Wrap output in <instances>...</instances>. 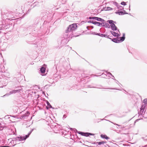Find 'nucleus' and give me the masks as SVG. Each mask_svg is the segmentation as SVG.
Wrapping results in <instances>:
<instances>
[{
    "instance_id": "1",
    "label": "nucleus",
    "mask_w": 147,
    "mask_h": 147,
    "mask_svg": "<svg viewBox=\"0 0 147 147\" xmlns=\"http://www.w3.org/2000/svg\"><path fill=\"white\" fill-rule=\"evenodd\" d=\"M77 26L76 24L70 25L65 31L63 35V37L61 38L58 41L59 46L58 47L60 48L66 44L67 43V38H71L73 35L72 33L77 28Z\"/></svg>"
},
{
    "instance_id": "2",
    "label": "nucleus",
    "mask_w": 147,
    "mask_h": 147,
    "mask_svg": "<svg viewBox=\"0 0 147 147\" xmlns=\"http://www.w3.org/2000/svg\"><path fill=\"white\" fill-rule=\"evenodd\" d=\"M13 20L12 19L10 20L9 19L6 18L5 21H3V24H0V30L3 29H7L9 28L11 26H12V23L10 22V21Z\"/></svg>"
},
{
    "instance_id": "3",
    "label": "nucleus",
    "mask_w": 147,
    "mask_h": 147,
    "mask_svg": "<svg viewBox=\"0 0 147 147\" xmlns=\"http://www.w3.org/2000/svg\"><path fill=\"white\" fill-rule=\"evenodd\" d=\"M33 129H32L29 132L28 135H26L25 136H20L16 138H14V141L15 142L16 144H19L21 142H22L25 141L29 135L33 131Z\"/></svg>"
},
{
    "instance_id": "4",
    "label": "nucleus",
    "mask_w": 147,
    "mask_h": 147,
    "mask_svg": "<svg viewBox=\"0 0 147 147\" xmlns=\"http://www.w3.org/2000/svg\"><path fill=\"white\" fill-rule=\"evenodd\" d=\"M15 88L17 89L13 90L12 91L10 92L9 93H7L5 94V95H4L3 96L4 97L7 95L9 96L13 94H15L16 93H21V91L22 92L23 91V89L21 87H16Z\"/></svg>"
},
{
    "instance_id": "5",
    "label": "nucleus",
    "mask_w": 147,
    "mask_h": 147,
    "mask_svg": "<svg viewBox=\"0 0 147 147\" xmlns=\"http://www.w3.org/2000/svg\"><path fill=\"white\" fill-rule=\"evenodd\" d=\"M4 13V14L3 13L2 14V16L3 18L5 17V16L6 17L10 18H15V16H16V15L15 14H16L15 13H13L11 11H6ZM16 14H17V13H16Z\"/></svg>"
},
{
    "instance_id": "6",
    "label": "nucleus",
    "mask_w": 147,
    "mask_h": 147,
    "mask_svg": "<svg viewBox=\"0 0 147 147\" xmlns=\"http://www.w3.org/2000/svg\"><path fill=\"white\" fill-rule=\"evenodd\" d=\"M88 23H92L95 25H97L98 26H102V24H103V22L102 23L96 21H94L93 20H90L88 22Z\"/></svg>"
},
{
    "instance_id": "7",
    "label": "nucleus",
    "mask_w": 147,
    "mask_h": 147,
    "mask_svg": "<svg viewBox=\"0 0 147 147\" xmlns=\"http://www.w3.org/2000/svg\"><path fill=\"white\" fill-rule=\"evenodd\" d=\"M105 73H106V74L103 73L102 74V76H103V75H105V76H103L104 78H105L107 76V74H109V75H110L113 77V78H112V79H113L114 80H116V83H117V84H118V83H119V84H120L119 83V82L118 81H117L115 79H114V77L113 76L112 74L110 72H106Z\"/></svg>"
},
{
    "instance_id": "8",
    "label": "nucleus",
    "mask_w": 147,
    "mask_h": 147,
    "mask_svg": "<svg viewBox=\"0 0 147 147\" xmlns=\"http://www.w3.org/2000/svg\"><path fill=\"white\" fill-rule=\"evenodd\" d=\"M70 129L71 130H73L74 131H76V132H77L79 134H81V135L85 136V133L84 132L78 131L75 128H71Z\"/></svg>"
},
{
    "instance_id": "9",
    "label": "nucleus",
    "mask_w": 147,
    "mask_h": 147,
    "mask_svg": "<svg viewBox=\"0 0 147 147\" xmlns=\"http://www.w3.org/2000/svg\"><path fill=\"white\" fill-rule=\"evenodd\" d=\"M94 20H96L98 21H100L102 22H104L105 21V20L104 19L100 18L94 17Z\"/></svg>"
},
{
    "instance_id": "10",
    "label": "nucleus",
    "mask_w": 147,
    "mask_h": 147,
    "mask_svg": "<svg viewBox=\"0 0 147 147\" xmlns=\"http://www.w3.org/2000/svg\"><path fill=\"white\" fill-rule=\"evenodd\" d=\"M29 114L30 113L28 111H27L26 113L22 116V117L23 119H26V117L28 116Z\"/></svg>"
},
{
    "instance_id": "11",
    "label": "nucleus",
    "mask_w": 147,
    "mask_h": 147,
    "mask_svg": "<svg viewBox=\"0 0 147 147\" xmlns=\"http://www.w3.org/2000/svg\"><path fill=\"white\" fill-rule=\"evenodd\" d=\"M111 29L113 30H117V28L114 24H112L111 25Z\"/></svg>"
},
{
    "instance_id": "12",
    "label": "nucleus",
    "mask_w": 147,
    "mask_h": 147,
    "mask_svg": "<svg viewBox=\"0 0 147 147\" xmlns=\"http://www.w3.org/2000/svg\"><path fill=\"white\" fill-rule=\"evenodd\" d=\"M110 32L111 33V34L114 36L115 37H118L119 36V34L118 33L115 32H113L112 31H110Z\"/></svg>"
},
{
    "instance_id": "13",
    "label": "nucleus",
    "mask_w": 147,
    "mask_h": 147,
    "mask_svg": "<svg viewBox=\"0 0 147 147\" xmlns=\"http://www.w3.org/2000/svg\"><path fill=\"white\" fill-rule=\"evenodd\" d=\"M96 34H97V35L102 37H107L109 36H108L107 34H103L101 33H97Z\"/></svg>"
},
{
    "instance_id": "14",
    "label": "nucleus",
    "mask_w": 147,
    "mask_h": 147,
    "mask_svg": "<svg viewBox=\"0 0 147 147\" xmlns=\"http://www.w3.org/2000/svg\"><path fill=\"white\" fill-rule=\"evenodd\" d=\"M110 39H111L113 42H115V43H119V40L117 38H113V39H111V38H109Z\"/></svg>"
},
{
    "instance_id": "15",
    "label": "nucleus",
    "mask_w": 147,
    "mask_h": 147,
    "mask_svg": "<svg viewBox=\"0 0 147 147\" xmlns=\"http://www.w3.org/2000/svg\"><path fill=\"white\" fill-rule=\"evenodd\" d=\"M103 24H102V26H104V27L106 28H109L110 26L109 24L107 23H105L103 22Z\"/></svg>"
},
{
    "instance_id": "16",
    "label": "nucleus",
    "mask_w": 147,
    "mask_h": 147,
    "mask_svg": "<svg viewBox=\"0 0 147 147\" xmlns=\"http://www.w3.org/2000/svg\"><path fill=\"white\" fill-rule=\"evenodd\" d=\"M120 40H119V42L123 41L125 39V34H123V36L122 37H119Z\"/></svg>"
},
{
    "instance_id": "17",
    "label": "nucleus",
    "mask_w": 147,
    "mask_h": 147,
    "mask_svg": "<svg viewBox=\"0 0 147 147\" xmlns=\"http://www.w3.org/2000/svg\"><path fill=\"white\" fill-rule=\"evenodd\" d=\"M46 103L47 105V109H48L49 108H51L52 106L50 105V103L49 102L47 101L46 100Z\"/></svg>"
},
{
    "instance_id": "18",
    "label": "nucleus",
    "mask_w": 147,
    "mask_h": 147,
    "mask_svg": "<svg viewBox=\"0 0 147 147\" xmlns=\"http://www.w3.org/2000/svg\"><path fill=\"white\" fill-rule=\"evenodd\" d=\"M45 69L44 67H42L40 69V71L41 73H44L45 71Z\"/></svg>"
},
{
    "instance_id": "19",
    "label": "nucleus",
    "mask_w": 147,
    "mask_h": 147,
    "mask_svg": "<svg viewBox=\"0 0 147 147\" xmlns=\"http://www.w3.org/2000/svg\"><path fill=\"white\" fill-rule=\"evenodd\" d=\"M100 136L102 138H105L106 139H108L109 138L106 135H105L101 134L100 135Z\"/></svg>"
},
{
    "instance_id": "20",
    "label": "nucleus",
    "mask_w": 147,
    "mask_h": 147,
    "mask_svg": "<svg viewBox=\"0 0 147 147\" xmlns=\"http://www.w3.org/2000/svg\"><path fill=\"white\" fill-rule=\"evenodd\" d=\"M2 62H3V61ZM1 67H2V68H1V70H2V72H4L5 71L4 70V67L3 65V63H2V62H1Z\"/></svg>"
},
{
    "instance_id": "21",
    "label": "nucleus",
    "mask_w": 147,
    "mask_h": 147,
    "mask_svg": "<svg viewBox=\"0 0 147 147\" xmlns=\"http://www.w3.org/2000/svg\"><path fill=\"white\" fill-rule=\"evenodd\" d=\"M106 143V142H104L103 141L97 142V143L98 144V145H100L101 144H103L105 143Z\"/></svg>"
},
{
    "instance_id": "22",
    "label": "nucleus",
    "mask_w": 147,
    "mask_h": 147,
    "mask_svg": "<svg viewBox=\"0 0 147 147\" xmlns=\"http://www.w3.org/2000/svg\"><path fill=\"white\" fill-rule=\"evenodd\" d=\"M85 136L87 137L89 136V135H93V134H92L90 133H88V132H86L85 133Z\"/></svg>"
},
{
    "instance_id": "23",
    "label": "nucleus",
    "mask_w": 147,
    "mask_h": 147,
    "mask_svg": "<svg viewBox=\"0 0 147 147\" xmlns=\"http://www.w3.org/2000/svg\"><path fill=\"white\" fill-rule=\"evenodd\" d=\"M107 22H108L109 24H113V23H116L115 22H114L113 20H108L107 21Z\"/></svg>"
},
{
    "instance_id": "24",
    "label": "nucleus",
    "mask_w": 147,
    "mask_h": 147,
    "mask_svg": "<svg viewBox=\"0 0 147 147\" xmlns=\"http://www.w3.org/2000/svg\"><path fill=\"white\" fill-rule=\"evenodd\" d=\"M58 126V125H57V126L55 125V127H54V130H56V131L60 130V128H57V127Z\"/></svg>"
},
{
    "instance_id": "25",
    "label": "nucleus",
    "mask_w": 147,
    "mask_h": 147,
    "mask_svg": "<svg viewBox=\"0 0 147 147\" xmlns=\"http://www.w3.org/2000/svg\"><path fill=\"white\" fill-rule=\"evenodd\" d=\"M117 13L119 15H123L125 14H127V13H124L123 11H118L117 12Z\"/></svg>"
},
{
    "instance_id": "26",
    "label": "nucleus",
    "mask_w": 147,
    "mask_h": 147,
    "mask_svg": "<svg viewBox=\"0 0 147 147\" xmlns=\"http://www.w3.org/2000/svg\"><path fill=\"white\" fill-rule=\"evenodd\" d=\"M113 9L112 8L110 7H107L105 8V10H112Z\"/></svg>"
},
{
    "instance_id": "27",
    "label": "nucleus",
    "mask_w": 147,
    "mask_h": 147,
    "mask_svg": "<svg viewBox=\"0 0 147 147\" xmlns=\"http://www.w3.org/2000/svg\"><path fill=\"white\" fill-rule=\"evenodd\" d=\"M143 102L145 104H147V99L146 98L144 100Z\"/></svg>"
},
{
    "instance_id": "28",
    "label": "nucleus",
    "mask_w": 147,
    "mask_h": 147,
    "mask_svg": "<svg viewBox=\"0 0 147 147\" xmlns=\"http://www.w3.org/2000/svg\"><path fill=\"white\" fill-rule=\"evenodd\" d=\"M121 5H126V3L124 1H123V2H121Z\"/></svg>"
},
{
    "instance_id": "29",
    "label": "nucleus",
    "mask_w": 147,
    "mask_h": 147,
    "mask_svg": "<svg viewBox=\"0 0 147 147\" xmlns=\"http://www.w3.org/2000/svg\"><path fill=\"white\" fill-rule=\"evenodd\" d=\"M1 124L0 123V130H1L3 129V127L2 126H1Z\"/></svg>"
},
{
    "instance_id": "30",
    "label": "nucleus",
    "mask_w": 147,
    "mask_h": 147,
    "mask_svg": "<svg viewBox=\"0 0 147 147\" xmlns=\"http://www.w3.org/2000/svg\"><path fill=\"white\" fill-rule=\"evenodd\" d=\"M94 17H89V19H93V20H94Z\"/></svg>"
},
{
    "instance_id": "31",
    "label": "nucleus",
    "mask_w": 147,
    "mask_h": 147,
    "mask_svg": "<svg viewBox=\"0 0 147 147\" xmlns=\"http://www.w3.org/2000/svg\"><path fill=\"white\" fill-rule=\"evenodd\" d=\"M66 117L67 116H66V115H64L63 116V119H65L66 118Z\"/></svg>"
},
{
    "instance_id": "32",
    "label": "nucleus",
    "mask_w": 147,
    "mask_h": 147,
    "mask_svg": "<svg viewBox=\"0 0 147 147\" xmlns=\"http://www.w3.org/2000/svg\"><path fill=\"white\" fill-rule=\"evenodd\" d=\"M114 125H117V126L119 127V128H121L122 127H120L121 126L120 125H118V124H114Z\"/></svg>"
},
{
    "instance_id": "33",
    "label": "nucleus",
    "mask_w": 147,
    "mask_h": 147,
    "mask_svg": "<svg viewBox=\"0 0 147 147\" xmlns=\"http://www.w3.org/2000/svg\"><path fill=\"white\" fill-rule=\"evenodd\" d=\"M97 33H96L95 32H94L93 33H92V34H94V35H97Z\"/></svg>"
},
{
    "instance_id": "34",
    "label": "nucleus",
    "mask_w": 147,
    "mask_h": 147,
    "mask_svg": "<svg viewBox=\"0 0 147 147\" xmlns=\"http://www.w3.org/2000/svg\"><path fill=\"white\" fill-rule=\"evenodd\" d=\"M102 86H100L99 87H97V88H101L102 87Z\"/></svg>"
},
{
    "instance_id": "35",
    "label": "nucleus",
    "mask_w": 147,
    "mask_h": 147,
    "mask_svg": "<svg viewBox=\"0 0 147 147\" xmlns=\"http://www.w3.org/2000/svg\"><path fill=\"white\" fill-rule=\"evenodd\" d=\"M6 146H0V147H6Z\"/></svg>"
},
{
    "instance_id": "36",
    "label": "nucleus",
    "mask_w": 147,
    "mask_h": 147,
    "mask_svg": "<svg viewBox=\"0 0 147 147\" xmlns=\"http://www.w3.org/2000/svg\"><path fill=\"white\" fill-rule=\"evenodd\" d=\"M120 7H122L121 6H120Z\"/></svg>"
},
{
    "instance_id": "37",
    "label": "nucleus",
    "mask_w": 147,
    "mask_h": 147,
    "mask_svg": "<svg viewBox=\"0 0 147 147\" xmlns=\"http://www.w3.org/2000/svg\"><path fill=\"white\" fill-rule=\"evenodd\" d=\"M55 133H57V132H55Z\"/></svg>"
},
{
    "instance_id": "38",
    "label": "nucleus",
    "mask_w": 147,
    "mask_h": 147,
    "mask_svg": "<svg viewBox=\"0 0 147 147\" xmlns=\"http://www.w3.org/2000/svg\"><path fill=\"white\" fill-rule=\"evenodd\" d=\"M114 89H115V88H114Z\"/></svg>"
}]
</instances>
